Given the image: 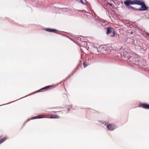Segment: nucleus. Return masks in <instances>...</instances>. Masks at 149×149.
I'll return each mask as SVG.
<instances>
[{"label": "nucleus", "instance_id": "5", "mask_svg": "<svg viewBox=\"0 0 149 149\" xmlns=\"http://www.w3.org/2000/svg\"><path fill=\"white\" fill-rule=\"evenodd\" d=\"M130 61H129V62H130V64H133L135 63L136 62L135 61V58L133 57H130Z\"/></svg>", "mask_w": 149, "mask_h": 149}, {"label": "nucleus", "instance_id": "1", "mask_svg": "<svg viewBox=\"0 0 149 149\" xmlns=\"http://www.w3.org/2000/svg\"><path fill=\"white\" fill-rule=\"evenodd\" d=\"M124 2V4L125 5L129 6L130 5L136 4L141 6V9H137V10L145 11L148 9L147 7L143 1H140L139 0H125Z\"/></svg>", "mask_w": 149, "mask_h": 149}, {"label": "nucleus", "instance_id": "7", "mask_svg": "<svg viewBox=\"0 0 149 149\" xmlns=\"http://www.w3.org/2000/svg\"><path fill=\"white\" fill-rule=\"evenodd\" d=\"M55 87V86H54V85L48 86H46V87H44V88H42V89H41L40 90H44V89H45L48 88H49V87H52L53 88H54V87Z\"/></svg>", "mask_w": 149, "mask_h": 149}, {"label": "nucleus", "instance_id": "17", "mask_svg": "<svg viewBox=\"0 0 149 149\" xmlns=\"http://www.w3.org/2000/svg\"><path fill=\"white\" fill-rule=\"evenodd\" d=\"M2 137V136H0V139H1V138Z\"/></svg>", "mask_w": 149, "mask_h": 149}, {"label": "nucleus", "instance_id": "6", "mask_svg": "<svg viewBox=\"0 0 149 149\" xmlns=\"http://www.w3.org/2000/svg\"><path fill=\"white\" fill-rule=\"evenodd\" d=\"M58 118L59 116L56 115H51L49 118Z\"/></svg>", "mask_w": 149, "mask_h": 149}, {"label": "nucleus", "instance_id": "8", "mask_svg": "<svg viewBox=\"0 0 149 149\" xmlns=\"http://www.w3.org/2000/svg\"><path fill=\"white\" fill-rule=\"evenodd\" d=\"M45 30L49 32H54L55 31V30L49 28H47L45 29Z\"/></svg>", "mask_w": 149, "mask_h": 149}, {"label": "nucleus", "instance_id": "9", "mask_svg": "<svg viewBox=\"0 0 149 149\" xmlns=\"http://www.w3.org/2000/svg\"><path fill=\"white\" fill-rule=\"evenodd\" d=\"M44 117L41 116H36L35 117H33L32 118V119H37V118H43Z\"/></svg>", "mask_w": 149, "mask_h": 149}, {"label": "nucleus", "instance_id": "3", "mask_svg": "<svg viewBox=\"0 0 149 149\" xmlns=\"http://www.w3.org/2000/svg\"><path fill=\"white\" fill-rule=\"evenodd\" d=\"M116 128V126L114 124H109L107 126V128L110 131H113Z\"/></svg>", "mask_w": 149, "mask_h": 149}, {"label": "nucleus", "instance_id": "4", "mask_svg": "<svg viewBox=\"0 0 149 149\" xmlns=\"http://www.w3.org/2000/svg\"><path fill=\"white\" fill-rule=\"evenodd\" d=\"M139 107L145 109H149V105L145 103L140 104L139 105Z\"/></svg>", "mask_w": 149, "mask_h": 149}, {"label": "nucleus", "instance_id": "10", "mask_svg": "<svg viewBox=\"0 0 149 149\" xmlns=\"http://www.w3.org/2000/svg\"><path fill=\"white\" fill-rule=\"evenodd\" d=\"M7 139L6 137H4L1 139L0 140V144L4 142Z\"/></svg>", "mask_w": 149, "mask_h": 149}, {"label": "nucleus", "instance_id": "16", "mask_svg": "<svg viewBox=\"0 0 149 149\" xmlns=\"http://www.w3.org/2000/svg\"><path fill=\"white\" fill-rule=\"evenodd\" d=\"M104 123L105 124H107V122H104L103 123Z\"/></svg>", "mask_w": 149, "mask_h": 149}, {"label": "nucleus", "instance_id": "11", "mask_svg": "<svg viewBox=\"0 0 149 149\" xmlns=\"http://www.w3.org/2000/svg\"><path fill=\"white\" fill-rule=\"evenodd\" d=\"M83 64L84 68L86 67L89 65L88 63L86 62H83Z\"/></svg>", "mask_w": 149, "mask_h": 149}, {"label": "nucleus", "instance_id": "12", "mask_svg": "<svg viewBox=\"0 0 149 149\" xmlns=\"http://www.w3.org/2000/svg\"><path fill=\"white\" fill-rule=\"evenodd\" d=\"M130 5L129 6H127L128 7V8H131L132 9H134V10H137V9H135L133 7L131 6H130Z\"/></svg>", "mask_w": 149, "mask_h": 149}, {"label": "nucleus", "instance_id": "15", "mask_svg": "<svg viewBox=\"0 0 149 149\" xmlns=\"http://www.w3.org/2000/svg\"><path fill=\"white\" fill-rule=\"evenodd\" d=\"M146 34L149 36V33H147Z\"/></svg>", "mask_w": 149, "mask_h": 149}, {"label": "nucleus", "instance_id": "2", "mask_svg": "<svg viewBox=\"0 0 149 149\" xmlns=\"http://www.w3.org/2000/svg\"><path fill=\"white\" fill-rule=\"evenodd\" d=\"M106 33L107 35H108L109 33H111V35H110V36L112 37H113L115 36L114 30L111 28L108 27L107 29Z\"/></svg>", "mask_w": 149, "mask_h": 149}, {"label": "nucleus", "instance_id": "14", "mask_svg": "<svg viewBox=\"0 0 149 149\" xmlns=\"http://www.w3.org/2000/svg\"><path fill=\"white\" fill-rule=\"evenodd\" d=\"M80 2H81V3H82L83 4H84V3H83V1L82 0H81V1H80Z\"/></svg>", "mask_w": 149, "mask_h": 149}, {"label": "nucleus", "instance_id": "13", "mask_svg": "<svg viewBox=\"0 0 149 149\" xmlns=\"http://www.w3.org/2000/svg\"><path fill=\"white\" fill-rule=\"evenodd\" d=\"M102 49H103V50H105V51H106L107 50V47L106 46H104L103 47H102Z\"/></svg>", "mask_w": 149, "mask_h": 149}]
</instances>
